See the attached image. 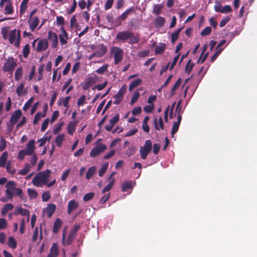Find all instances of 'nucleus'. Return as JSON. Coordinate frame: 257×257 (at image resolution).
I'll use <instances>...</instances> for the list:
<instances>
[{
    "instance_id": "obj_1",
    "label": "nucleus",
    "mask_w": 257,
    "mask_h": 257,
    "mask_svg": "<svg viewBox=\"0 0 257 257\" xmlns=\"http://www.w3.org/2000/svg\"><path fill=\"white\" fill-rule=\"evenodd\" d=\"M51 173V171L49 169L38 173L33 179L32 184L37 187H42L46 185L49 182Z\"/></svg>"
},
{
    "instance_id": "obj_2",
    "label": "nucleus",
    "mask_w": 257,
    "mask_h": 257,
    "mask_svg": "<svg viewBox=\"0 0 257 257\" xmlns=\"http://www.w3.org/2000/svg\"><path fill=\"white\" fill-rule=\"evenodd\" d=\"M17 59L13 57H8L6 59V62L4 63L2 69L4 72H8L12 74L14 70L17 66Z\"/></svg>"
},
{
    "instance_id": "obj_3",
    "label": "nucleus",
    "mask_w": 257,
    "mask_h": 257,
    "mask_svg": "<svg viewBox=\"0 0 257 257\" xmlns=\"http://www.w3.org/2000/svg\"><path fill=\"white\" fill-rule=\"evenodd\" d=\"M8 39L11 44L16 47H19L21 40V31L15 29L9 33Z\"/></svg>"
},
{
    "instance_id": "obj_4",
    "label": "nucleus",
    "mask_w": 257,
    "mask_h": 257,
    "mask_svg": "<svg viewBox=\"0 0 257 257\" xmlns=\"http://www.w3.org/2000/svg\"><path fill=\"white\" fill-rule=\"evenodd\" d=\"M152 149V143L150 140L146 141L143 146L141 147L140 153L141 158L143 160H146L149 153L151 152Z\"/></svg>"
},
{
    "instance_id": "obj_5",
    "label": "nucleus",
    "mask_w": 257,
    "mask_h": 257,
    "mask_svg": "<svg viewBox=\"0 0 257 257\" xmlns=\"http://www.w3.org/2000/svg\"><path fill=\"white\" fill-rule=\"evenodd\" d=\"M110 53L113 54L114 62L117 65L121 61L123 57V51L119 47H113L111 48Z\"/></svg>"
},
{
    "instance_id": "obj_6",
    "label": "nucleus",
    "mask_w": 257,
    "mask_h": 257,
    "mask_svg": "<svg viewBox=\"0 0 257 257\" xmlns=\"http://www.w3.org/2000/svg\"><path fill=\"white\" fill-rule=\"evenodd\" d=\"M107 148L106 146L103 144H99L95 146L90 152V156L91 157H95L101 153L105 151Z\"/></svg>"
},
{
    "instance_id": "obj_7",
    "label": "nucleus",
    "mask_w": 257,
    "mask_h": 257,
    "mask_svg": "<svg viewBox=\"0 0 257 257\" xmlns=\"http://www.w3.org/2000/svg\"><path fill=\"white\" fill-rule=\"evenodd\" d=\"M135 11L133 7L126 10L120 16H119L115 20L116 23V26H119L121 24V22L124 21L132 13H135Z\"/></svg>"
},
{
    "instance_id": "obj_8",
    "label": "nucleus",
    "mask_w": 257,
    "mask_h": 257,
    "mask_svg": "<svg viewBox=\"0 0 257 257\" xmlns=\"http://www.w3.org/2000/svg\"><path fill=\"white\" fill-rule=\"evenodd\" d=\"M98 77L94 75L93 76L88 77L84 80V83L83 85L82 88L84 90H87L92 85L95 84L97 81Z\"/></svg>"
},
{
    "instance_id": "obj_9",
    "label": "nucleus",
    "mask_w": 257,
    "mask_h": 257,
    "mask_svg": "<svg viewBox=\"0 0 257 257\" xmlns=\"http://www.w3.org/2000/svg\"><path fill=\"white\" fill-rule=\"evenodd\" d=\"M15 183L14 181H10L6 185V187L10 188L11 189V190H14L15 194L16 195H18L20 197V199H24V195L23 194L22 190L20 188H16L15 187Z\"/></svg>"
},
{
    "instance_id": "obj_10",
    "label": "nucleus",
    "mask_w": 257,
    "mask_h": 257,
    "mask_svg": "<svg viewBox=\"0 0 257 257\" xmlns=\"http://www.w3.org/2000/svg\"><path fill=\"white\" fill-rule=\"evenodd\" d=\"M60 30L62 33L59 35V38L61 45L64 46L67 44V40L69 39V35L63 27H61Z\"/></svg>"
},
{
    "instance_id": "obj_11",
    "label": "nucleus",
    "mask_w": 257,
    "mask_h": 257,
    "mask_svg": "<svg viewBox=\"0 0 257 257\" xmlns=\"http://www.w3.org/2000/svg\"><path fill=\"white\" fill-rule=\"evenodd\" d=\"M48 39L52 42V47L53 48H55L57 47L58 40V36L55 33L52 32L51 31H49L48 34Z\"/></svg>"
},
{
    "instance_id": "obj_12",
    "label": "nucleus",
    "mask_w": 257,
    "mask_h": 257,
    "mask_svg": "<svg viewBox=\"0 0 257 257\" xmlns=\"http://www.w3.org/2000/svg\"><path fill=\"white\" fill-rule=\"evenodd\" d=\"M131 32L125 31L119 32L117 33L116 39L118 41H121L122 42H125L128 40L131 36Z\"/></svg>"
},
{
    "instance_id": "obj_13",
    "label": "nucleus",
    "mask_w": 257,
    "mask_h": 257,
    "mask_svg": "<svg viewBox=\"0 0 257 257\" xmlns=\"http://www.w3.org/2000/svg\"><path fill=\"white\" fill-rule=\"evenodd\" d=\"M14 215H18L21 214L22 216H27V220L29 221L30 218V212L28 209H23L21 206H17L15 208V211L13 212Z\"/></svg>"
},
{
    "instance_id": "obj_14",
    "label": "nucleus",
    "mask_w": 257,
    "mask_h": 257,
    "mask_svg": "<svg viewBox=\"0 0 257 257\" xmlns=\"http://www.w3.org/2000/svg\"><path fill=\"white\" fill-rule=\"evenodd\" d=\"M48 47V42L46 39L40 40L37 44L36 51L38 52L46 50Z\"/></svg>"
},
{
    "instance_id": "obj_15",
    "label": "nucleus",
    "mask_w": 257,
    "mask_h": 257,
    "mask_svg": "<svg viewBox=\"0 0 257 257\" xmlns=\"http://www.w3.org/2000/svg\"><path fill=\"white\" fill-rule=\"evenodd\" d=\"M75 236L76 235L69 233V235L68 236V237H67V239L66 241V233H65V230H63V233H62V243L64 245H65V244L70 245L73 241V240L75 237Z\"/></svg>"
},
{
    "instance_id": "obj_16",
    "label": "nucleus",
    "mask_w": 257,
    "mask_h": 257,
    "mask_svg": "<svg viewBox=\"0 0 257 257\" xmlns=\"http://www.w3.org/2000/svg\"><path fill=\"white\" fill-rule=\"evenodd\" d=\"M22 111L20 109L16 110L11 115L10 122L13 124H16L22 116Z\"/></svg>"
},
{
    "instance_id": "obj_17",
    "label": "nucleus",
    "mask_w": 257,
    "mask_h": 257,
    "mask_svg": "<svg viewBox=\"0 0 257 257\" xmlns=\"http://www.w3.org/2000/svg\"><path fill=\"white\" fill-rule=\"evenodd\" d=\"M40 21L37 17L29 18L28 21L30 28L32 32H34L39 24Z\"/></svg>"
},
{
    "instance_id": "obj_18",
    "label": "nucleus",
    "mask_w": 257,
    "mask_h": 257,
    "mask_svg": "<svg viewBox=\"0 0 257 257\" xmlns=\"http://www.w3.org/2000/svg\"><path fill=\"white\" fill-rule=\"evenodd\" d=\"M78 202L75 200L73 199L69 201L67 206V213L70 214L72 211L78 208Z\"/></svg>"
},
{
    "instance_id": "obj_19",
    "label": "nucleus",
    "mask_w": 257,
    "mask_h": 257,
    "mask_svg": "<svg viewBox=\"0 0 257 257\" xmlns=\"http://www.w3.org/2000/svg\"><path fill=\"white\" fill-rule=\"evenodd\" d=\"M119 115L116 114L109 121V123L105 126V129L107 131H110L114 124L119 120Z\"/></svg>"
},
{
    "instance_id": "obj_20",
    "label": "nucleus",
    "mask_w": 257,
    "mask_h": 257,
    "mask_svg": "<svg viewBox=\"0 0 257 257\" xmlns=\"http://www.w3.org/2000/svg\"><path fill=\"white\" fill-rule=\"evenodd\" d=\"M44 112L43 113H42L41 112H37L35 116V117L34 118V120H33V124H36L38 123L39 121L40 120V119H41V117H44L46 116V110L47 109V104L46 103L45 104V106L44 107Z\"/></svg>"
},
{
    "instance_id": "obj_21",
    "label": "nucleus",
    "mask_w": 257,
    "mask_h": 257,
    "mask_svg": "<svg viewBox=\"0 0 257 257\" xmlns=\"http://www.w3.org/2000/svg\"><path fill=\"white\" fill-rule=\"evenodd\" d=\"M35 148V141L32 140L28 143L25 150L29 154V155H32L34 152Z\"/></svg>"
},
{
    "instance_id": "obj_22",
    "label": "nucleus",
    "mask_w": 257,
    "mask_h": 257,
    "mask_svg": "<svg viewBox=\"0 0 257 257\" xmlns=\"http://www.w3.org/2000/svg\"><path fill=\"white\" fill-rule=\"evenodd\" d=\"M58 246L56 243L52 244L50 250V253L47 257H57L58 255Z\"/></svg>"
},
{
    "instance_id": "obj_23",
    "label": "nucleus",
    "mask_w": 257,
    "mask_h": 257,
    "mask_svg": "<svg viewBox=\"0 0 257 257\" xmlns=\"http://www.w3.org/2000/svg\"><path fill=\"white\" fill-rule=\"evenodd\" d=\"M56 208V206L53 203H50L47 205L45 209V212L47 214L48 217H51Z\"/></svg>"
},
{
    "instance_id": "obj_24",
    "label": "nucleus",
    "mask_w": 257,
    "mask_h": 257,
    "mask_svg": "<svg viewBox=\"0 0 257 257\" xmlns=\"http://www.w3.org/2000/svg\"><path fill=\"white\" fill-rule=\"evenodd\" d=\"M165 22L166 20L164 17L159 16L154 21L155 27L157 28H161L164 26Z\"/></svg>"
},
{
    "instance_id": "obj_25",
    "label": "nucleus",
    "mask_w": 257,
    "mask_h": 257,
    "mask_svg": "<svg viewBox=\"0 0 257 257\" xmlns=\"http://www.w3.org/2000/svg\"><path fill=\"white\" fill-rule=\"evenodd\" d=\"M107 51V47L103 44H101L99 46V50L95 52V54L97 55V57H101L104 56Z\"/></svg>"
},
{
    "instance_id": "obj_26",
    "label": "nucleus",
    "mask_w": 257,
    "mask_h": 257,
    "mask_svg": "<svg viewBox=\"0 0 257 257\" xmlns=\"http://www.w3.org/2000/svg\"><path fill=\"white\" fill-rule=\"evenodd\" d=\"M62 225V222L61 219L57 218L53 225V232L55 233H57Z\"/></svg>"
},
{
    "instance_id": "obj_27",
    "label": "nucleus",
    "mask_w": 257,
    "mask_h": 257,
    "mask_svg": "<svg viewBox=\"0 0 257 257\" xmlns=\"http://www.w3.org/2000/svg\"><path fill=\"white\" fill-rule=\"evenodd\" d=\"M166 49V45L165 43H161L159 46H156L155 50L156 55L161 54L163 53Z\"/></svg>"
},
{
    "instance_id": "obj_28",
    "label": "nucleus",
    "mask_w": 257,
    "mask_h": 257,
    "mask_svg": "<svg viewBox=\"0 0 257 257\" xmlns=\"http://www.w3.org/2000/svg\"><path fill=\"white\" fill-rule=\"evenodd\" d=\"M142 82V80L141 78H137L133 80L129 86V91H132L134 89L136 88L137 86L140 85Z\"/></svg>"
},
{
    "instance_id": "obj_29",
    "label": "nucleus",
    "mask_w": 257,
    "mask_h": 257,
    "mask_svg": "<svg viewBox=\"0 0 257 257\" xmlns=\"http://www.w3.org/2000/svg\"><path fill=\"white\" fill-rule=\"evenodd\" d=\"M23 69L22 67H19L16 69L15 72V78L17 81H19L23 76Z\"/></svg>"
},
{
    "instance_id": "obj_30",
    "label": "nucleus",
    "mask_w": 257,
    "mask_h": 257,
    "mask_svg": "<svg viewBox=\"0 0 257 257\" xmlns=\"http://www.w3.org/2000/svg\"><path fill=\"white\" fill-rule=\"evenodd\" d=\"M14 205L11 203L6 204L2 209V215L5 216L9 211L14 208Z\"/></svg>"
},
{
    "instance_id": "obj_31",
    "label": "nucleus",
    "mask_w": 257,
    "mask_h": 257,
    "mask_svg": "<svg viewBox=\"0 0 257 257\" xmlns=\"http://www.w3.org/2000/svg\"><path fill=\"white\" fill-rule=\"evenodd\" d=\"M29 1V0H23L21 4L20 8V14L21 16L25 13L27 9Z\"/></svg>"
},
{
    "instance_id": "obj_32",
    "label": "nucleus",
    "mask_w": 257,
    "mask_h": 257,
    "mask_svg": "<svg viewBox=\"0 0 257 257\" xmlns=\"http://www.w3.org/2000/svg\"><path fill=\"white\" fill-rule=\"evenodd\" d=\"M131 34L130 35L131 36L130 37V38L128 39V40H129L128 43L131 44L138 43L140 40L139 36L138 35H135V34L133 32H131Z\"/></svg>"
},
{
    "instance_id": "obj_33",
    "label": "nucleus",
    "mask_w": 257,
    "mask_h": 257,
    "mask_svg": "<svg viewBox=\"0 0 257 257\" xmlns=\"http://www.w3.org/2000/svg\"><path fill=\"white\" fill-rule=\"evenodd\" d=\"M183 27L177 29L171 34V42L172 44H174L175 41L178 39V36L180 32L183 29Z\"/></svg>"
},
{
    "instance_id": "obj_34",
    "label": "nucleus",
    "mask_w": 257,
    "mask_h": 257,
    "mask_svg": "<svg viewBox=\"0 0 257 257\" xmlns=\"http://www.w3.org/2000/svg\"><path fill=\"white\" fill-rule=\"evenodd\" d=\"M8 245L13 249H15L17 246V242L15 238L13 236H10L8 238Z\"/></svg>"
},
{
    "instance_id": "obj_35",
    "label": "nucleus",
    "mask_w": 257,
    "mask_h": 257,
    "mask_svg": "<svg viewBox=\"0 0 257 257\" xmlns=\"http://www.w3.org/2000/svg\"><path fill=\"white\" fill-rule=\"evenodd\" d=\"M155 128L157 130H164V123L163 118L162 117H160L159 118V125L158 124V120L157 118H155Z\"/></svg>"
},
{
    "instance_id": "obj_36",
    "label": "nucleus",
    "mask_w": 257,
    "mask_h": 257,
    "mask_svg": "<svg viewBox=\"0 0 257 257\" xmlns=\"http://www.w3.org/2000/svg\"><path fill=\"white\" fill-rule=\"evenodd\" d=\"M31 166L29 163H26L25 164L24 168L20 170L18 172V174L21 175H27L30 171Z\"/></svg>"
},
{
    "instance_id": "obj_37",
    "label": "nucleus",
    "mask_w": 257,
    "mask_h": 257,
    "mask_svg": "<svg viewBox=\"0 0 257 257\" xmlns=\"http://www.w3.org/2000/svg\"><path fill=\"white\" fill-rule=\"evenodd\" d=\"M132 188V181H125L122 183L121 185V189L123 192L127 191L128 189Z\"/></svg>"
},
{
    "instance_id": "obj_38",
    "label": "nucleus",
    "mask_w": 257,
    "mask_h": 257,
    "mask_svg": "<svg viewBox=\"0 0 257 257\" xmlns=\"http://www.w3.org/2000/svg\"><path fill=\"white\" fill-rule=\"evenodd\" d=\"M8 158V152H4L0 157V167H4L6 165Z\"/></svg>"
},
{
    "instance_id": "obj_39",
    "label": "nucleus",
    "mask_w": 257,
    "mask_h": 257,
    "mask_svg": "<svg viewBox=\"0 0 257 257\" xmlns=\"http://www.w3.org/2000/svg\"><path fill=\"white\" fill-rule=\"evenodd\" d=\"M27 193L30 199L36 198L38 195L37 191L32 188H28Z\"/></svg>"
},
{
    "instance_id": "obj_40",
    "label": "nucleus",
    "mask_w": 257,
    "mask_h": 257,
    "mask_svg": "<svg viewBox=\"0 0 257 257\" xmlns=\"http://www.w3.org/2000/svg\"><path fill=\"white\" fill-rule=\"evenodd\" d=\"M96 168L94 166L90 167L86 173V178L89 180L95 172Z\"/></svg>"
},
{
    "instance_id": "obj_41",
    "label": "nucleus",
    "mask_w": 257,
    "mask_h": 257,
    "mask_svg": "<svg viewBox=\"0 0 257 257\" xmlns=\"http://www.w3.org/2000/svg\"><path fill=\"white\" fill-rule=\"evenodd\" d=\"M64 135L61 134L57 136L55 139V143L57 147H61L62 146V142L64 140Z\"/></svg>"
},
{
    "instance_id": "obj_42",
    "label": "nucleus",
    "mask_w": 257,
    "mask_h": 257,
    "mask_svg": "<svg viewBox=\"0 0 257 257\" xmlns=\"http://www.w3.org/2000/svg\"><path fill=\"white\" fill-rule=\"evenodd\" d=\"M24 83H22L17 87L16 89V93L19 96H22L25 94L24 92Z\"/></svg>"
},
{
    "instance_id": "obj_43",
    "label": "nucleus",
    "mask_w": 257,
    "mask_h": 257,
    "mask_svg": "<svg viewBox=\"0 0 257 257\" xmlns=\"http://www.w3.org/2000/svg\"><path fill=\"white\" fill-rule=\"evenodd\" d=\"M75 131V124L71 121L67 125V132L70 135H72Z\"/></svg>"
},
{
    "instance_id": "obj_44",
    "label": "nucleus",
    "mask_w": 257,
    "mask_h": 257,
    "mask_svg": "<svg viewBox=\"0 0 257 257\" xmlns=\"http://www.w3.org/2000/svg\"><path fill=\"white\" fill-rule=\"evenodd\" d=\"M194 66V64L192 62L191 59H190L187 63L185 67V72L188 74L192 71Z\"/></svg>"
},
{
    "instance_id": "obj_45",
    "label": "nucleus",
    "mask_w": 257,
    "mask_h": 257,
    "mask_svg": "<svg viewBox=\"0 0 257 257\" xmlns=\"http://www.w3.org/2000/svg\"><path fill=\"white\" fill-rule=\"evenodd\" d=\"M30 51V45L27 44L25 45L23 49V55L24 58H28Z\"/></svg>"
},
{
    "instance_id": "obj_46",
    "label": "nucleus",
    "mask_w": 257,
    "mask_h": 257,
    "mask_svg": "<svg viewBox=\"0 0 257 257\" xmlns=\"http://www.w3.org/2000/svg\"><path fill=\"white\" fill-rule=\"evenodd\" d=\"M162 6L161 5L156 4L153 7V13L156 15H158L161 13Z\"/></svg>"
},
{
    "instance_id": "obj_47",
    "label": "nucleus",
    "mask_w": 257,
    "mask_h": 257,
    "mask_svg": "<svg viewBox=\"0 0 257 257\" xmlns=\"http://www.w3.org/2000/svg\"><path fill=\"white\" fill-rule=\"evenodd\" d=\"M115 182V179H112L110 182L103 189L102 193L109 191L112 187Z\"/></svg>"
},
{
    "instance_id": "obj_48",
    "label": "nucleus",
    "mask_w": 257,
    "mask_h": 257,
    "mask_svg": "<svg viewBox=\"0 0 257 257\" xmlns=\"http://www.w3.org/2000/svg\"><path fill=\"white\" fill-rule=\"evenodd\" d=\"M181 83V79L179 78L176 81L174 86H173L171 89V96H173L175 94V91L178 88Z\"/></svg>"
},
{
    "instance_id": "obj_49",
    "label": "nucleus",
    "mask_w": 257,
    "mask_h": 257,
    "mask_svg": "<svg viewBox=\"0 0 257 257\" xmlns=\"http://www.w3.org/2000/svg\"><path fill=\"white\" fill-rule=\"evenodd\" d=\"M180 123L179 122H175L173 125L172 131H171V136L172 137H174V135L175 133H176L179 129V127L180 125Z\"/></svg>"
},
{
    "instance_id": "obj_50",
    "label": "nucleus",
    "mask_w": 257,
    "mask_h": 257,
    "mask_svg": "<svg viewBox=\"0 0 257 257\" xmlns=\"http://www.w3.org/2000/svg\"><path fill=\"white\" fill-rule=\"evenodd\" d=\"M94 193L93 192H90L86 193L84 195V196L83 197V200L84 202L88 201L90 200H91L94 196Z\"/></svg>"
},
{
    "instance_id": "obj_51",
    "label": "nucleus",
    "mask_w": 257,
    "mask_h": 257,
    "mask_svg": "<svg viewBox=\"0 0 257 257\" xmlns=\"http://www.w3.org/2000/svg\"><path fill=\"white\" fill-rule=\"evenodd\" d=\"M140 96V94L139 92L138 91H136L134 92V93L132 97L131 102H130L131 104V105L134 104L136 102V101L138 100V99L139 98Z\"/></svg>"
},
{
    "instance_id": "obj_52",
    "label": "nucleus",
    "mask_w": 257,
    "mask_h": 257,
    "mask_svg": "<svg viewBox=\"0 0 257 257\" xmlns=\"http://www.w3.org/2000/svg\"><path fill=\"white\" fill-rule=\"evenodd\" d=\"M126 90V86L123 85L121 88L119 90L118 92L116 93V97H123V95L125 93Z\"/></svg>"
},
{
    "instance_id": "obj_53",
    "label": "nucleus",
    "mask_w": 257,
    "mask_h": 257,
    "mask_svg": "<svg viewBox=\"0 0 257 257\" xmlns=\"http://www.w3.org/2000/svg\"><path fill=\"white\" fill-rule=\"evenodd\" d=\"M51 193L50 191H46L43 192L42 195V199L43 202L48 201L51 198Z\"/></svg>"
},
{
    "instance_id": "obj_54",
    "label": "nucleus",
    "mask_w": 257,
    "mask_h": 257,
    "mask_svg": "<svg viewBox=\"0 0 257 257\" xmlns=\"http://www.w3.org/2000/svg\"><path fill=\"white\" fill-rule=\"evenodd\" d=\"M51 139V137H45V136L41 139L38 140V143H39V146L42 147L43 146L47 141H49Z\"/></svg>"
},
{
    "instance_id": "obj_55",
    "label": "nucleus",
    "mask_w": 257,
    "mask_h": 257,
    "mask_svg": "<svg viewBox=\"0 0 257 257\" xmlns=\"http://www.w3.org/2000/svg\"><path fill=\"white\" fill-rule=\"evenodd\" d=\"M7 147V141L3 137H1L0 140V151H4Z\"/></svg>"
},
{
    "instance_id": "obj_56",
    "label": "nucleus",
    "mask_w": 257,
    "mask_h": 257,
    "mask_svg": "<svg viewBox=\"0 0 257 257\" xmlns=\"http://www.w3.org/2000/svg\"><path fill=\"white\" fill-rule=\"evenodd\" d=\"M212 31V29L210 27H207L203 29L201 32V35L202 36H206L209 35Z\"/></svg>"
},
{
    "instance_id": "obj_57",
    "label": "nucleus",
    "mask_w": 257,
    "mask_h": 257,
    "mask_svg": "<svg viewBox=\"0 0 257 257\" xmlns=\"http://www.w3.org/2000/svg\"><path fill=\"white\" fill-rule=\"evenodd\" d=\"M5 10V14H8V15L12 14L14 12L13 6L10 3L6 5Z\"/></svg>"
},
{
    "instance_id": "obj_58",
    "label": "nucleus",
    "mask_w": 257,
    "mask_h": 257,
    "mask_svg": "<svg viewBox=\"0 0 257 257\" xmlns=\"http://www.w3.org/2000/svg\"><path fill=\"white\" fill-rule=\"evenodd\" d=\"M108 64H105L100 67L99 68L96 70V72L98 74H102L106 71L108 68Z\"/></svg>"
},
{
    "instance_id": "obj_59",
    "label": "nucleus",
    "mask_w": 257,
    "mask_h": 257,
    "mask_svg": "<svg viewBox=\"0 0 257 257\" xmlns=\"http://www.w3.org/2000/svg\"><path fill=\"white\" fill-rule=\"evenodd\" d=\"M34 98L33 97H31L29 100L23 106V110L25 111H27L28 108H29L32 105V103L33 102Z\"/></svg>"
},
{
    "instance_id": "obj_60",
    "label": "nucleus",
    "mask_w": 257,
    "mask_h": 257,
    "mask_svg": "<svg viewBox=\"0 0 257 257\" xmlns=\"http://www.w3.org/2000/svg\"><path fill=\"white\" fill-rule=\"evenodd\" d=\"M232 10L230 6L229 5H225L224 6L222 9H221V11H220V13L222 14H226L228 13L231 12H232Z\"/></svg>"
},
{
    "instance_id": "obj_61",
    "label": "nucleus",
    "mask_w": 257,
    "mask_h": 257,
    "mask_svg": "<svg viewBox=\"0 0 257 257\" xmlns=\"http://www.w3.org/2000/svg\"><path fill=\"white\" fill-rule=\"evenodd\" d=\"M223 50V48H220L219 49H216V52L213 55V56L211 58V61L212 62H214L216 59L217 58V57L219 56V55L221 53L222 51Z\"/></svg>"
},
{
    "instance_id": "obj_62",
    "label": "nucleus",
    "mask_w": 257,
    "mask_h": 257,
    "mask_svg": "<svg viewBox=\"0 0 257 257\" xmlns=\"http://www.w3.org/2000/svg\"><path fill=\"white\" fill-rule=\"evenodd\" d=\"M108 164L107 163L103 165L101 168L99 169L98 172V175L99 176L101 177L103 176V175L104 174V173L106 172L107 168L108 167Z\"/></svg>"
},
{
    "instance_id": "obj_63",
    "label": "nucleus",
    "mask_w": 257,
    "mask_h": 257,
    "mask_svg": "<svg viewBox=\"0 0 257 257\" xmlns=\"http://www.w3.org/2000/svg\"><path fill=\"white\" fill-rule=\"evenodd\" d=\"M26 155H29V154L25 150H20L18 154V158L22 161Z\"/></svg>"
},
{
    "instance_id": "obj_64",
    "label": "nucleus",
    "mask_w": 257,
    "mask_h": 257,
    "mask_svg": "<svg viewBox=\"0 0 257 257\" xmlns=\"http://www.w3.org/2000/svg\"><path fill=\"white\" fill-rule=\"evenodd\" d=\"M230 21V17L226 16L224 17L219 23L220 27H224Z\"/></svg>"
}]
</instances>
